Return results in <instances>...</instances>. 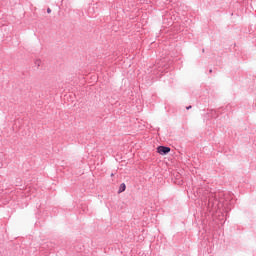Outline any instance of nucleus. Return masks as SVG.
<instances>
[{"label": "nucleus", "mask_w": 256, "mask_h": 256, "mask_svg": "<svg viewBox=\"0 0 256 256\" xmlns=\"http://www.w3.org/2000/svg\"><path fill=\"white\" fill-rule=\"evenodd\" d=\"M171 151V148L169 147H165V146H159L157 148V152L160 154V155H167V153H169Z\"/></svg>", "instance_id": "1"}, {"label": "nucleus", "mask_w": 256, "mask_h": 256, "mask_svg": "<svg viewBox=\"0 0 256 256\" xmlns=\"http://www.w3.org/2000/svg\"><path fill=\"white\" fill-rule=\"evenodd\" d=\"M125 189H127V186L125 185V183H122L120 185L118 193H123V191H125Z\"/></svg>", "instance_id": "2"}, {"label": "nucleus", "mask_w": 256, "mask_h": 256, "mask_svg": "<svg viewBox=\"0 0 256 256\" xmlns=\"http://www.w3.org/2000/svg\"><path fill=\"white\" fill-rule=\"evenodd\" d=\"M47 13H51V9L50 8L47 9Z\"/></svg>", "instance_id": "3"}, {"label": "nucleus", "mask_w": 256, "mask_h": 256, "mask_svg": "<svg viewBox=\"0 0 256 256\" xmlns=\"http://www.w3.org/2000/svg\"><path fill=\"white\" fill-rule=\"evenodd\" d=\"M187 109H191V106L187 107Z\"/></svg>", "instance_id": "4"}]
</instances>
